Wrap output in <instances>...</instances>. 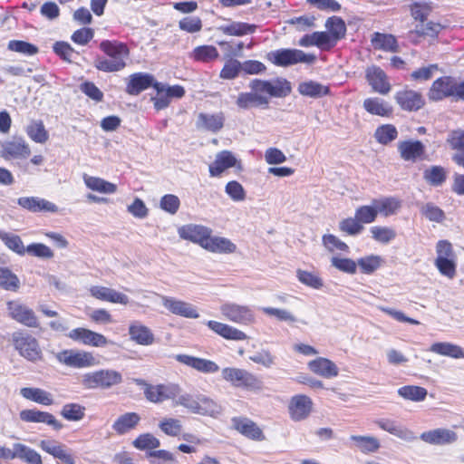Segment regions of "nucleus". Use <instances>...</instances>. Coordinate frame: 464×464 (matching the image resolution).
<instances>
[{
	"label": "nucleus",
	"mask_w": 464,
	"mask_h": 464,
	"mask_svg": "<svg viewBox=\"0 0 464 464\" xmlns=\"http://www.w3.org/2000/svg\"><path fill=\"white\" fill-rule=\"evenodd\" d=\"M225 115L219 111L217 113H204L198 115L196 126L199 130L218 132L224 126Z\"/></svg>",
	"instance_id": "c9c22d12"
},
{
	"label": "nucleus",
	"mask_w": 464,
	"mask_h": 464,
	"mask_svg": "<svg viewBox=\"0 0 464 464\" xmlns=\"http://www.w3.org/2000/svg\"><path fill=\"white\" fill-rule=\"evenodd\" d=\"M101 50L106 57L98 56L94 61L96 69L105 72H113L122 70L126 66L129 49L121 43L103 41L100 44Z\"/></svg>",
	"instance_id": "f257e3e1"
},
{
	"label": "nucleus",
	"mask_w": 464,
	"mask_h": 464,
	"mask_svg": "<svg viewBox=\"0 0 464 464\" xmlns=\"http://www.w3.org/2000/svg\"><path fill=\"white\" fill-rule=\"evenodd\" d=\"M11 455L12 459L17 458L27 464H43L41 455L22 443L14 444Z\"/></svg>",
	"instance_id": "37998d69"
},
{
	"label": "nucleus",
	"mask_w": 464,
	"mask_h": 464,
	"mask_svg": "<svg viewBox=\"0 0 464 464\" xmlns=\"http://www.w3.org/2000/svg\"><path fill=\"white\" fill-rule=\"evenodd\" d=\"M434 266L440 275L453 279L457 274L458 256L452 244L448 240H440L435 246Z\"/></svg>",
	"instance_id": "f03ea898"
},
{
	"label": "nucleus",
	"mask_w": 464,
	"mask_h": 464,
	"mask_svg": "<svg viewBox=\"0 0 464 464\" xmlns=\"http://www.w3.org/2000/svg\"><path fill=\"white\" fill-rule=\"evenodd\" d=\"M140 416L136 412H126L120 415L112 424V430L119 435H123L134 430L140 421Z\"/></svg>",
	"instance_id": "58836bf2"
},
{
	"label": "nucleus",
	"mask_w": 464,
	"mask_h": 464,
	"mask_svg": "<svg viewBox=\"0 0 464 464\" xmlns=\"http://www.w3.org/2000/svg\"><path fill=\"white\" fill-rule=\"evenodd\" d=\"M377 215L388 218L396 215L401 208V200L395 197H380L372 199Z\"/></svg>",
	"instance_id": "e433bc0d"
},
{
	"label": "nucleus",
	"mask_w": 464,
	"mask_h": 464,
	"mask_svg": "<svg viewBox=\"0 0 464 464\" xmlns=\"http://www.w3.org/2000/svg\"><path fill=\"white\" fill-rule=\"evenodd\" d=\"M219 56L218 49L213 45H200L193 49L189 57L197 62L210 63Z\"/></svg>",
	"instance_id": "09e8293b"
},
{
	"label": "nucleus",
	"mask_w": 464,
	"mask_h": 464,
	"mask_svg": "<svg viewBox=\"0 0 464 464\" xmlns=\"http://www.w3.org/2000/svg\"><path fill=\"white\" fill-rule=\"evenodd\" d=\"M206 324L211 331L224 339L232 341H244L247 339V335L243 331L227 324L209 320Z\"/></svg>",
	"instance_id": "bb28decb"
},
{
	"label": "nucleus",
	"mask_w": 464,
	"mask_h": 464,
	"mask_svg": "<svg viewBox=\"0 0 464 464\" xmlns=\"http://www.w3.org/2000/svg\"><path fill=\"white\" fill-rule=\"evenodd\" d=\"M224 381L236 388L257 390L261 388V382L251 372L237 367H225L221 370Z\"/></svg>",
	"instance_id": "423d86ee"
},
{
	"label": "nucleus",
	"mask_w": 464,
	"mask_h": 464,
	"mask_svg": "<svg viewBox=\"0 0 464 464\" xmlns=\"http://www.w3.org/2000/svg\"><path fill=\"white\" fill-rule=\"evenodd\" d=\"M40 448L52 455L55 459H59L66 464H75L73 456L67 450L66 447L55 440H44L39 443Z\"/></svg>",
	"instance_id": "2f4dec72"
},
{
	"label": "nucleus",
	"mask_w": 464,
	"mask_h": 464,
	"mask_svg": "<svg viewBox=\"0 0 464 464\" xmlns=\"http://www.w3.org/2000/svg\"><path fill=\"white\" fill-rule=\"evenodd\" d=\"M411 15L420 23L426 21L427 17L432 11V6L430 3L418 1L413 2L409 5Z\"/></svg>",
	"instance_id": "052dcab7"
},
{
	"label": "nucleus",
	"mask_w": 464,
	"mask_h": 464,
	"mask_svg": "<svg viewBox=\"0 0 464 464\" xmlns=\"http://www.w3.org/2000/svg\"><path fill=\"white\" fill-rule=\"evenodd\" d=\"M8 315L14 321L27 326L38 327L39 322L34 312L18 300L9 301L6 304Z\"/></svg>",
	"instance_id": "f8f14e48"
},
{
	"label": "nucleus",
	"mask_w": 464,
	"mask_h": 464,
	"mask_svg": "<svg viewBox=\"0 0 464 464\" xmlns=\"http://www.w3.org/2000/svg\"><path fill=\"white\" fill-rule=\"evenodd\" d=\"M354 215L362 226H364V224L373 223L378 217L372 200L369 205H362L357 208Z\"/></svg>",
	"instance_id": "338daca9"
},
{
	"label": "nucleus",
	"mask_w": 464,
	"mask_h": 464,
	"mask_svg": "<svg viewBox=\"0 0 464 464\" xmlns=\"http://www.w3.org/2000/svg\"><path fill=\"white\" fill-rule=\"evenodd\" d=\"M267 59L277 66H290L299 63H312L315 56L298 49H278L267 53Z\"/></svg>",
	"instance_id": "0eeeda50"
},
{
	"label": "nucleus",
	"mask_w": 464,
	"mask_h": 464,
	"mask_svg": "<svg viewBox=\"0 0 464 464\" xmlns=\"http://www.w3.org/2000/svg\"><path fill=\"white\" fill-rule=\"evenodd\" d=\"M363 108L369 113L382 117L389 116L392 112L391 106L380 98L365 99Z\"/></svg>",
	"instance_id": "de8ad7c7"
},
{
	"label": "nucleus",
	"mask_w": 464,
	"mask_h": 464,
	"mask_svg": "<svg viewBox=\"0 0 464 464\" xmlns=\"http://www.w3.org/2000/svg\"><path fill=\"white\" fill-rule=\"evenodd\" d=\"M325 28L330 37L336 44L346 33V25L343 19L337 16L329 18L325 23Z\"/></svg>",
	"instance_id": "864d4df0"
},
{
	"label": "nucleus",
	"mask_w": 464,
	"mask_h": 464,
	"mask_svg": "<svg viewBox=\"0 0 464 464\" xmlns=\"http://www.w3.org/2000/svg\"><path fill=\"white\" fill-rule=\"evenodd\" d=\"M20 394L26 400L44 406H49L53 403V396L52 393L40 388L24 387L20 390Z\"/></svg>",
	"instance_id": "79ce46f5"
},
{
	"label": "nucleus",
	"mask_w": 464,
	"mask_h": 464,
	"mask_svg": "<svg viewBox=\"0 0 464 464\" xmlns=\"http://www.w3.org/2000/svg\"><path fill=\"white\" fill-rule=\"evenodd\" d=\"M0 239L5 244V246L17 253L18 255H24L26 246H24L22 239L19 236L7 233V232H0Z\"/></svg>",
	"instance_id": "0e129e2a"
},
{
	"label": "nucleus",
	"mask_w": 464,
	"mask_h": 464,
	"mask_svg": "<svg viewBox=\"0 0 464 464\" xmlns=\"http://www.w3.org/2000/svg\"><path fill=\"white\" fill-rule=\"evenodd\" d=\"M307 368L314 374L325 379H333L339 375L338 366L326 357H316L309 361Z\"/></svg>",
	"instance_id": "aec40b11"
},
{
	"label": "nucleus",
	"mask_w": 464,
	"mask_h": 464,
	"mask_svg": "<svg viewBox=\"0 0 464 464\" xmlns=\"http://www.w3.org/2000/svg\"><path fill=\"white\" fill-rule=\"evenodd\" d=\"M372 44L375 49L386 52H397L398 44L395 37L392 34L374 33L372 36Z\"/></svg>",
	"instance_id": "8fccbe9b"
},
{
	"label": "nucleus",
	"mask_w": 464,
	"mask_h": 464,
	"mask_svg": "<svg viewBox=\"0 0 464 464\" xmlns=\"http://www.w3.org/2000/svg\"><path fill=\"white\" fill-rule=\"evenodd\" d=\"M212 231L213 230L207 226L187 224L179 227L178 234L180 238L197 244L204 249Z\"/></svg>",
	"instance_id": "2eb2a0df"
},
{
	"label": "nucleus",
	"mask_w": 464,
	"mask_h": 464,
	"mask_svg": "<svg viewBox=\"0 0 464 464\" xmlns=\"http://www.w3.org/2000/svg\"><path fill=\"white\" fill-rule=\"evenodd\" d=\"M262 312L267 316L276 318L278 322L285 323L289 326L307 325V322L299 318L292 311L285 308H276L266 306L262 308Z\"/></svg>",
	"instance_id": "cd10ccee"
},
{
	"label": "nucleus",
	"mask_w": 464,
	"mask_h": 464,
	"mask_svg": "<svg viewBox=\"0 0 464 464\" xmlns=\"http://www.w3.org/2000/svg\"><path fill=\"white\" fill-rule=\"evenodd\" d=\"M195 400L194 414L216 418L222 412L221 406L206 395L198 393Z\"/></svg>",
	"instance_id": "c85d7f7f"
},
{
	"label": "nucleus",
	"mask_w": 464,
	"mask_h": 464,
	"mask_svg": "<svg viewBox=\"0 0 464 464\" xmlns=\"http://www.w3.org/2000/svg\"><path fill=\"white\" fill-rule=\"evenodd\" d=\"M357 267L362 274L372 275L384 264V259L379 255H368L359 258Z\"/></svg>",
	"instance_id": "49530a36"
},
{
	"label": "nucleus",
	"mask_w": 464,
	"mask_h": 464,
	"mask_svg": "<svg viewBox=\"0 0 464 464\" xmlns=\"http://www.w3.org/2000/svg\"><path fill=\"white\" fill-rule=\"evenodd\" d=\"M19 416L23 421L45 423L52 426L55 430H60L63 428V424L53 414L46 411L35 409L23 410L20 411Z\"/></svg>",
	"instance_id": "4be33fe9"
},
{
	"label": "nucleus",
	"mask_w": 464,
	"mask_h": 464,
	"mask_svg": "<svg viewBox=\"0 0 464 464\" xmlns=\"http://www.w3.org/2000/svg\"><path fill=\"white\" fill-rule=\"evenodd\" d=\"M447 172L440 166H431L424 170L423 178L432 186H440L446 179Z\"/></svg>",
	"instance_id": "69168bd1"
},
{
	"label": "nucleus",
	"mask_w": 464,
	"mask_h": 464,
	"mask_svg": "<svg viewBox=\"0 0 464 464\" xmlns=\"http://www.w3.org/2000/svg\"><path fill=\"white\" fill-rule=\"evenodd\" d=\"M455 79L448 76L437 79L429 91V98L433 101H440L453 95Z\"/></svg>",
	"instance_id": "7c9ffc66"
},
{
	"label": "nucleus",
	"mask_w": 464,
	"mask_h": 464,
	"mask_svg": "<svg viewBox=\"0 0 464 464\" xmlns=\"http://www.w3.org/2000/svg\"><path fill=\"white\" fill-rule=\"evenodd\" d=\"M249 87L257 95L264 98L267 104L269 103V97H285L290 91V84L285 79H274L271 81L253 80L249 83Z\"/></svg>",
	"instance_id": "39448f33"
},
{
	"label": "nucleus",
	"mask_w": 464,
	"mask_h": 464,
	"mask_svg": "<svg viewBox=\"0 0 464 464\" xmlns=\"http://www.w3.org/2000/svg\"><path fill=\"white\" fill-rule=\"evenodd\" d=\"M350 439L355 443L356 447L363 453L376 452L381 446L378 439L372 436L353 435L351 436Z\"/></svg>",
	"instance_id": "6e6d98bb"
},
{
	"label": "nucleus",
	"mask_w": 464,
	"mask_h": 464,
	"mask_svg": "<svg viewBox=\"0 0 464 464\" xmlns=\"http://www.w3.org/2000/svg\"><path fill=\"white\" fill-rule=\"evenodd\" d=\"M230 168H235L237 170L241 171L243 169L241 160L231 151L222 150L217 153L215 160L209 164V175L212 178H219Z\"/></svg>",
	"instance_id": "9b49d317"
},
{
	"label": "nucleus",
	"mask_w": 464,
	"mask_h": 464,
	"mask_svg": "<svg viewBox=\"0 0 464 464\" xmlns=\"http://www.w3.org/2000/svg\"><path fill=\"white\" fill-rule=\"evenodd\" d=\"M420 438L428 444L449 445L458 440V434L450 429L437 428L422 432Z\"/></svg>",
	"instance_id": "a211bd4d"
},
{
	"label": "nucleus",
	"mask_w": 464,
	"mask_h": 464,
	"mask_svg": "<svg viewBox=\"0 0 464 464\" xmlns=\"http://www.w3.org/2000/svg\"><path fill=\"white\" fill-rule=\"evenodd\" d=\"M144 386L145 398L153 403H162L168 400L173 402L179 392V385L173 382L155 385L144 383Z\"/></svg>",
	"instance_id": "1a4fd4ad"
},
{
	"label": "nucleus",
	"mask_w": 464,
	"mask_h": 464,
	"mask_svg": "<svg viewBox=\"0 0 464 464\" xmlns=\"http://www.w3.org/2000/svg\"><path fill=\"white\" fill-rule=\"evenodd\" d=\"M89 293L93 298L100 301L121 305H127L130 304L129 296L114 288L103 285H92L89 288Z\"/></svg>",
	"instance_id": "f3484780"
},
{
	"label": "nucleus",
	"mask_w": 464,
	"mask_h": 464,
	"mask_svg": "<svg viewBox=\"0 0 464 464\" xmlns=\"http://www.w3.org/2000/svg\"><path fill=\"white\" fill-rule=\"evenodd\" d=\"M430 352L452 359H464V349L450 342H437L430 345Z\"/></svg>",
	"instance_id": "a19ab883"
},
{
	"label": "nucleus",
	"mask_w": 464,
	"mask_h": 464,
	"mask_svg": "<svg viewBox=\"0 0 464 464\" xmlns=\"http://www.w3.org/2000/svg\"><path fill=\"white\" fill-rule=\"evenodd\" d=\"M219 309L223 317L233 323L247 325L255 321L254 311L248 305L226 302L220 305Z\"/></svg>",
	"instance_id": "6e6552de"
},
{
	"label": "nucleus",
	"mask_w": 464,
	"mask_h": 464,
	"mask_svg": "<svg viewBox=\"0 0 464 464\" xmlns=\"http://www.w3.org/2000/svg\"><path fill=\"white\" fill-rule=\"evenodd\" d=\"M399 396L404 400L420 402L423 401L428 394V391L420 386L405 385L398 389Z\"/></svg>",
	"instance_id": "603ef678"
},
{
	"label": "nucleus",
	"mask_w": 464,
	"mask_h": 464,
	"mask_svg": "<svg viewBox=\"0 0 464 464\" xmlns=\"http://www.w3.org/2000/svg\"><path fill=\"white\" fill-rule=\"evenodd\" d=\"M40 448L52 455L55 459H59L66 464H75L73 456L67 450L66 447L55 440H44L39 443Z\"/></svg>",
	"instance_id": "473e14b6"
},
{
	"label": "nucleus",
	"mask_w": 464,
	"mask_h": 464,
	"mask_svg": "<svg viewBox=\"0 0 464 464\" xmlns=\"http://www.w3.org/2000/svg\"><path fill=\"white\" fill-rule=\"evenodd\" d=\"M398 150L401 159L415 162L423 158L425 146L420 140H405L399 142Z\"/></svg>",
	"instance_id": "c756f323"
},
{
	"label": "nucleus",
	"mask_w": 464,
	"mask_h": 464,
	"mask_svg": "<svg viewBox=\"0 0 464 464\" xmlns=\"http://www.w3.org/2000/svg\"><path fill=\"white\" fill-rule=\"evenodd\" d=\"M372 238L381 244L387 245L396 237L393 228L385 226H373L370 228Z\"/></svg>",
	"instance_id": "4d7b16f0"
},
{
	"label": "nucleus",
	"mask_w": 464,
	"mask_h": 464,
	"mask_svg": "<svg viewBox=\"0 0 464 464\" xmlns=\"http://www.w3.org/2000/svg\"><path fill=\"white\" fill-rule=\"evenodd\" d=\"M204 249L218 255H231L237 252V245L227 237L213 235L211 233Z\"/></svg>",
	"instance_id": "b1692460"
},
{
	"label": "nucleus",
	"mask_w": 464,
	"mask_h": 464,
	"mask_svg": "<svg viewBox=\"0 0 464 464\" xmlns=\"http://www.w3.org/2000/svg\"><path fill=\"white\" fill-rule=\"evenodd\" d=\"M67 337L85 346L105 347L110 343V341L103 334L84 327L71 330L67 334Z\"/></svg>",
	"instance_id": "4468645a"
},
{
	"label": "nucleus",
	"mask_w": 464,
	"mask_h": 464,
	"mask_svg": "<svg viewBox=\"0 0 464 464\" xmlns=\"http://www.w3.org/2000/svg\"><path fill=\"white\" fill-rule=\"evenodd\" d=\"M82 179L86 188L101 194H114L118 190L116 184L96 176L84 174Z\"/></svg>",
	"instance_id": "4c0bfd02"
},
{
	"label": "nucleus",
	"mask_w": 464,
	"mask_h": 464,
	"mask_svg": "<svg viewBox=\"0 0 464 464\" xmlns=\"http://www.w3.org/2000/svg\"><path fill=\"white\" fill-rule=\"evenodd\" d=\"M397 136L398 131L392 124H383L378 127L374 133L376 140L382 145H387L392 142L397 138Z\"/></svg>",
	"instance_id": "e2e57ef3"
},
{
	"label": "nucleus",
	"mask_w": 464,
	"mask_h": 464,
	"mask_svg": "<svg viewBox=\"0 0 464 464\" xmlns=\"http://www.w3.org/2000/svg\"><path fill=\"white\" fill-rule=\"evenodd\" d=\"M162 305L172 314L188 319H197L199 317L198 308L186 301L168 296L160 295Z\"/></svg>",
	"instance_id": "ddd939ff"
},
{
	"label": "nucleus",
	"mask_w": 464,
	"mask_h": 464,
	"mask_svg": "<svg viewBox=\"0 0 464 464\" xmlns=\"http://www.w3.org/2000/svg\"><path fill=\"white\" fill-rule=\"evenodd\" d=\"M17 203L31 212H58V207L54 203L38 197H22L17 199Z\"/></svg>",
	"instance_id": "393cba45"
},
{
	"label": "nucleus",
	"mask_w": 464,
	"mask_h": 464,
	"mask_svg": "<svg viewBox=\"0 0 464 464\" xmlns=\"http://www.w3.org/2000/svg\"><path fill=\"white\" fill-rule=\"evenodd\" d=\"M442 28V25L439 23L424 21L416 24L411 34H415L420 36L435 37L440 34Z\"/></svg>",
	"instance_id": "680f3d73"
},
{
	"label": "nucleus",
	"mask_w": 464,
	"mask_h": 464,
	"mask_svg": "<svg viewBox=\"0 0 464 464\" xmlns=\"http://www.w3.org/2000/svg\"><path fill=\"white\" fill-rule=\"evenodd\" d=\"M375 423L382 430H385L404 441L411 442L417 439V436L412 430L404 426L397 424L393 420L379 419L375 420Z\"/></svg>",
	"instance_id": "5701e85b"
},
{
	"label": "nucleus",
	"mask_w": 464,
	"mask_h": 464,
	"mask_svg": "<svg viewBox=\"0 0 464 464\" xmlns=\"http://www.w3.org/2000/svg\"><path fill=\"white\" fill-rule=\"evenodd\" d=\"M153 77L147 73H134L130 76L127 86L128 93L137 95L140 92L153 85Z\"/></svg>",
	"instance_id": "c03bdc74"
},
{
	"label": "nucleus",
	"mask_w": 464,
	"mask_h": 464,
	"mask_svg": "<svg viewBox=\"0 0 464 464\" xmlns=\"http://www.w3.org/2000/svg\"><path fill=\"white\" fill-rule=\"evenodd\" d=\"M58 362L70 368L84 369L98 365L92 353L84 350L65 349L55 354Z\"/></svg>",
	"instance_id": "20e7f679"
},
{
	"label": "nucleus",
	"mask_w": 464,
	"mask_h": 464,
	"mask_svg": "<svg viewBox=\"0 0 464 464\" xmlns=\"http://www.w3.org/2000/svg\"><path fill=\"white\" fill-rule=\"evenodd\" d=\"M338 227L342 233L351 237H356L360 235L364 229V226L362 225L355 215L353 218H346L342 219L339 222Z\"/></svg>",
	"instance_id": "bf43d9fd"
},
{
	"label": "nucleus",
	"mask_w": 464,
	"mask_h": 464,
	"mask_svg": "<svg viewBox=\"0 0 464 464\" xmlns=\"http://www.w3.org/2000/svg\"><path fill=\"white\" fill-rule=\"evenodd\" d=\"M232 424L235 430L250 440L259 441L265 440L262 430L247 418H234Z\"/></svg>",
	"instance_id": "72a5a7b5"
},
{
	"label": "nucleus",
	"mask_w": 464,
	"mask_h": 464,
	"mask_svg": "<svg viewBox=\"0 0 464 464\" xmlns=\"http://www.w3.org/2000/svg\"><path fill=\"white\" fill-rule=\"evenodd\" d=\"M12 340L15 349L25 359L35 362L41 358L38 343L33 336L21 332L14 333Z\"/></svg>",
	"instance_id": "9d476101"
},
{
	"label": "nucleus",
	"mask_w": 464,
	"mask_h": 464,
	"mask_svg": "<svg viewBox=\"0 0 464 464\" xmlns=\"http://www.w3.org/2000/svg\"><path fill=\"white\" fill-rule=\"evenodd\" d=\"M236 103L242 110H249L254 107H266L267 102L251 90L249 92L238 94Z\"/></svg>",
	"instance_id": "a18cd8bd"
},
{
	"label": "nucleus",
	"mask_w": 464,
	"mask_h": 464,
	"mask_svg": "<svg viewBox=\"0 0 464 464\" xmlns=\"http://www.w3.org/2000/svg\"><path fill=\"white\" fill-rule=\"evenodd\" d=\"M256 26L242 22H233L228 24L219 26V31L227 35L242 36L253 34Z\"/></svg>",
	"instance_id": "3c124183"
},
{
	"label": "nucleus",
	"mask_w": 464,
	"mask_h": 464,
	"mask_svg": "<svg viewBox=\"0 0 464 464\" xmlns=\"http://www.w3.org/2000/svg\"><path fill=\"white\" fill-rule=\"evenodd\" d=\"M313 410V401L304 394L293 396L288 403V413L294 421H301L308 418Z\"/></svg>",
	"instance_id": "dca6fc26"
},
{
	"label": "nucleus",
	"mask_w": 464,
	"mask_h": 464,
	"mask_svg": "<svg viewBox=\"0 0 464 464\" xmlns=\"http://www.w3.org/2000/svg\"><path fill=\"white\" fill-rule=\"evenodd\" d=\"M395 100L401 109L406 111H418L424 105L421 94L412 90L398 92Z\"/></svg>",
	"instance_id": "f704fd0d"
},
{
	"label": "nucleus",
	"mask_w": 464,
	"mask_h": 464,
	"mask_svg": "<svg viewBox=\"0 0 464 464\" xmlns=\"http://www.w3.org/2000/svg\"><path fill=\"white\" fill-rule=\"evenodd\" d=\"M61 415L67 420L79 421L85 415V408L77 403H68L62 408Z\"/></svg>",
	"instance_id": "774afa93"
},
{
	"label": "nucleus",
	"mask_w": 464,
	"mask_h": 464,
	"mask_svg": "<svg viewBox=\"0 0 464 464\" xmlns=\"http://www.w3.org/2000/svg\"><path fill=\"white\" fill-rule=\"evenodd\" d=\"M175 359L179 362L202 373H215L219 371V366L215 362L204 358L188 354H177Z\"/></svg>",
	"instance_id": "412c9836"
},
{
	"label": "nucleus",
	"mask_w": 464,
	"mask_h": 464,
	"mask_svg": "<svg viewBox=\"0 0 464 464\" xmlns=\"http://www.w3.org/2000/svg\"><path fill=\"white\" fill-rule=\"evenodd\" d=\"M298 91L302 95L317 98L327 94L328 87L313 81H308L301 82L298 86Z\"/></svg>",
	"instance_id": "13d9d810"
},
{
	"label": "nucleus",
	"mask_w": 464,
	"mask_h": 464,
	"mask_svg": "<svg viewBox=\"0 0 464 464\" xmlns=\"http://www.w3.org/2000/svg\"><path fill=\"white\" fill-rule=\"evenodd\" d=\"M121 382V374L111 369L85 372L80 378L81 384L87 390L109 389Z\"/></svg>",
	"instance_id": "7ed1b4c3"
},
{
	"label": "nucleus",
	"mask_w": 464,
	"mask_h": 464,
	"mask_svg": "<svg viewBox=\"0 0 464 464\" xmlns=\"http://www.w3.org/2000/svg\"><path fill=\"white\" fill-rule=\"evenodd\" d=\"M129 334L132 341L140 345H150L154 342V335L150 329L138 321L130 324Z\"/></svg>",
	"instance_id": "ea45409f"
},
{
	"label": "nucleus",
	"mask_w": 464,
	"mask_h": 464,
	"mask_svg": "<svg viewBox=\"0 0 464 464\" xmlns=\"http://www.w3.org/2000/svg\"><path fill=\"white\" fill-rule=\"evenodd\" d=\"M29 138L36 143H44L49 139L48 131L42 121H32L26 127Z\"/></svg>",
	"instance_id": "5fc2aeb1"
},
{
	"label": "nucleus",
	"mask_w": 464,
	"mask_h": 464,
	"mask_svg": "<svg viewBox=\"0 0 464 464\" xmlns=\"http://www.w3.org/2000/svg\"><path fill=\"white\" fill-rule=\"evenodd\" d=\"M366 79L372 90L381 94H387L391 90L387 75L380 67L371 66L366 70Z\"/></svg>",
	"instance_id": "a878e982"
},
{
	"label": "nucleus",
	"mask_w": 464,
	"mask_h": 464,
	"mask_svg": "<svg viewBox=\"0 0 464 464\" xmlns=\"http://www.w3.org/2000/svg\"><path fill=\"white\" fill-rule=\"evenodd\" d=\"M1 157L5 160L26 159L30 156L31 150L28 144L21 138H13L1 145Z\"/></svg>",
	"instance_id": "6ab92c4d"
}]
</instances>
